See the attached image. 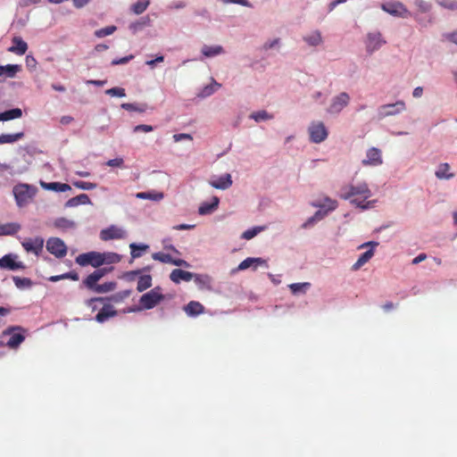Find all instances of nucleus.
<instances>
[{
	"instance_id": "1",
	"label": "nucleus",
	"mask_w": 457,
	"mask_h": 457,
	"mask_svg": "<svg viewBox=\"0 0 457 457\" xmlns=\"http://www.w3.org/2000/svg\"><path fill=\"white\" fill-rule=\"evenodd\" d=\"M37 192V189L35 186L26 183H19L12 188V194L19 207L27 205L34 198Z\"/></svg>"
},
{
	"instance_id": "2",
	"label": "nucleus",
	"mask_w": 457,
	"mask_h": 457,
	"mask_svg": "<svg viewBox=\"0 0 457 457\" xmlns=\"http://www.w3.org/2000/svg\"><path fill=\"white\" fill-rule=\"evenodd\" d=\"M353 195H362L363 200L371 196V191L366 182H360L356 185H349L342 189L341 197L345 200H352Z\"/></svg>"
},
{
	"instance_id": "3",
	"label": "nucleus",
	"mask_w": 457,
	"mask_h": 457,
	"mask_svg": "<svg viewBox=\"0 0 457 457\" xmlns=\"http://www.w3.org/2000/svg\"><path fill=\"white\" fill-rule=\"evenodd\" d=\"M25 329L21 326H11L5 328L2 333V337L11 336L6 342V345L12 349H16L25 340Z\"/></svg>"
},
{
	"instance_id": "4",
	"label": "nucleus",
	"mask_w": 457,
	"mask_h": 457,
	"mask_svg": "<svg viewBox=\"0 0 457 457\" xmlns=\"http://www.w3.org/2000/svg\"><path fill=\"white\" fill-rule=\"evenodd\" d=\"M406 109L405 103L403 100H398L394 104H386L380 105L377 110V119L381 120L389 116H395Z\"/></svg>"
},
{
	"instance_id": "5",
	"label": "nucleus",
	"mask_w": 457,
	"mask_h": 457,
	"mask_svg": "<svg viewBox=\"0 0 457 457\" xmlns=\"http://www.w3.org/2000/svg\"><path fill=\"white\" fill-rule=\"evenodd\" d=\"M160 290L161 288L156 287L140 297L139 302L144 309H153L164 299V295L160 293Z\"/></svg>"
},
{
	"instance_id": "6",
	"label": "nucleus",
	"mask_w": 457,
	"mask_h": 457,
	"mask_svg": "<svg viewBox=\"0 0 457 457\" xmlns=\"http://www.w3.org/2000/svg\"><path fill=\"white\" fill-rule=\"evenodd\" d=\"M349 103L350 96L346 92H342L332 97L330 104L327 108V112L331 115H338Z\"/></svg>"
},
{
	"instance_id": "7",
	"label": "nucleus",
	"mask_w": 457,
	"mask_h": 457,
	"mask_svg": "<svg viewBox=\"0 0 457 457\" xmlns=\"http://www.w3.org/2000/svg\"><path fill=\"white\" fill-rule=\"evenodd\" d=\"M386 41L383 38L379 31L369 32L365 40L366 52L371 55L379 50Z\"/></svg>"
},
{
	"instance_id": "8",
	"label": "nucleus",
	"mask_w": 457,
	"mask_h": 457,
	"mask_svg": "<svg viewBox=\"0 0 457 457\" xmlns=\"http://www.w3.org/2000/svg\"><path fill=\"white\" fill-rule=\"evenodd\" d=\"M381 9L392 16L399 18H408L412 14L407 10L401 2H386L381 4Z\"/></svg>"
},
{
	"instance_id": "9",
	"label": "nucleus",
	"mask_w": 457,
	"mask_h": 457,
	"mask_svg": "<svg viewBox=\"0 0 457 457\" xmlns=\"http://www.w3.org/2000/svg\"><path fill=\"white\" fill-rule=\"evenodd\" d=\"M46 250L58 259L63 258L67 254V245L64 241L59 237H49L46 245Z\"/></svg>"
},
{
	"instance_id": "10",
	"label": "nucleus",
	"mask_w": 457,
	"mask_h": 457,
	"mask_svg": "<svg viewBox=\"0 0 457 457\" xmlns=\"http://www.w3.org/2000/svg\"><path fill=\"white\" fill-rule=\"evenodd\" d=\"M131 294V290L126 289L120 291L116 294L109 297H93L86 302L88 307H91L93 311L97 309L96 303L97 302H113V303H121L124 299L128 298Z\"/></svg>"
},
{
	"instance_id": "11",
	"label": "nucleus",
	"mask_w": 457,
	"mask_h": 457,
	"mask_svg": "<svg viewBox=\"0 0 457 457\" xmlns=\"http://www.w3.org/2000/svg\"><path fill=\"white\" fill-rule=\"evenodd\" d=\"M310 140L314 144H320L328 137V130L322 122H312L308 129Z\"/></svg>"
},
{
	"instance_id": "12",
	"label": "nucleus",
	"mask_w": 457,
	"mask_h": 457,
	"mask_svg": "<svg viewBox=\"0 0 457 457\" xmlns=\"http://www.w3.org/2000/svg\"><path fill=\"white\" fill-rule=\"evenodd\" d=\"M19 256L16 253H8L0 258V269L16 271L24 270L25 264L19 261Z\"/></svg>"
},
{
	"instance_id": "13",
	"label": "nucleus",
	"mask_w": 457,
	"mask_h": 457,
	"mask_svg": "<svg viewBox=\"0 0 457 457\" xmlns=\"http://www.w3.org/2000/svg\"><path fill=\"white\" fill-rule=\"evenodd\" d=\"M45 240L41 237H29L21 242V245L27 253H32L39 256L44 248Z\"/></svg>"
},
{
	"instance_id": "14",
	"label": "nucleus",
	"mask_w": 457,
	"mask_h": 457,
	"mask_svg": "<svg viewBox=\"0 0 457 457\" xmlns=\"http://www.w3.org/2000/svg\"><path fill=\"white\" fill-rule=\"evenodd\" d=\"M127 231L122 228L112 225L100 232V238L103 241H109L113 239H123L127 237Z\"/></svg>"
},
{
	"instance_id": "15",
	"label": "nucleus",
	"mask_w": 457,
	"mask_h": 457,
	"mask_svg": "<svg viewBox=\"0 0 457 457\" xmlns=\"http://www.w3.org/2000/svg\"><path fill=\"white\" fill-rule=\"evenodd\" d=\"M363 166L377 167L383 163L380 149L370 147L366 152V157L361 161Z\"/></svg>"
},
{
	"instance_id": "16",
	"label": "nucleus",
	"mask_w": 457,
	"mask_h": 457,
	"mask_svg": "<svg viewBox=\"0 0 457 457\" xmlns=\"http://www.w3.org/2000/svg\"><path fill=\"white\" fill-rule=\"evenodd\" d=\"M113 268H102L97 269L91 274H89L83 281V284L85 287H87L88 289H92L95 287L97 284V282L109 271H111Z\"/></svg>"
},
{
	"instance_id": "17",
	"label": "nucleus",
	"mask_w": 457,
	"mask_h": 457,
	"mask_svg": "<svg viewBox=\"0 0 457 457\" xmlns=\"http://www.w3.org/2000/svg\"><path fill=\"white\" fill-rule=\"evenodd\" d=\"M312 207L324 210L327 214L335 211L337 208V201L328 196H325L320 199H317L311 203Z\"/></svg>"
},
{
	"instance_id": "18",
	"label": "nucleus",
	"mask_w": 457,
	"mask_h": 457,
	"mask_svg": "<svg viewBox=\"0 0 457 457\" xmlns=\"http://www.w3.org/2000/svg\"><path fill=\"white\" fill-rule=\"evenodd\" d=\"M226 53L224 47L220 45H204L201 47V61H204V58H214L216 56L224 54Z\"/></svg>"
},
{
	"instance_id": "19",
	"label": "nucleus",
	"mask_w": 457,
	"mask_h": 457,
	"mask_svg": "<svg viewBox=\"0 0 457 457\" xmlns=\"http://www.w3.org/2000/svg\"><path fill=\"white\" fill-rule=\"evenodd\" d=\"M232 178L229 173H225L220 177H213L210 179L209 184L220 190H226L232 186Z\"/></svg>"
},
{
	"instance_id": "20",
	"label": "nucleus",
	"mask_w": 457,
	"mask_h": 457,
	"mask_svg": "<svg viewBox=\"0 0 457 457\" xmlns=\"http://www.w3.org/2000/svg\"><path fill=\"white\" fill-rule=\"evenodd\" d=\"M107 302L108 301L102 302L104 303V305L99 310L98 313L96 315V320L99 323H104L109 318H112V317H114L117 315V312L113 309L112 305Z\"/></svg>"
},
{
	"instance_id": "21",
	"label": "nucleus",
	"mask_w": 457,
	"mask_h": 457,
	"mask_svg": "<svg viewBox=\"0 0 457 457\" xmlns=\"http://www.w3.org/2000/svg\"><path fill=\"white\" fill-rule=\"evenodd\" d=\"M195 277V273L187 271L181 269H175L170 274V279L175 284H179L183 281H190Z\"/></svg>"
},
{
	"instance_id": "22",
	"label": "nucleus",
	"mask_w": 457,
	"mask_h": 457,
	"mask_svg": "<svg viewBox=\"0 0 457 457\" xmlns=\"http://www.w3.org/2000/svg\"><path fill=\"white\" fill-rule=\"evenodd\" d=\"M261 265L268 267L267 262L264 259L260 257H248L239 263L237 270H245L251 267H253V270H256L257 267Z\"/></svg>"
},
{
	"instance_id": "23",
	"label": "nucleus",
	"mask_w": 457,
	"mask_h": 457,
	"mask_svg": "<svg viewBox=\"0 0 457 457\" xmlns=\"http://www.w3.org/2000/svg\"><path fill=\"white\" fill-rule=\"evenodd\" d=\"M12 45L8 48V51L18 55H23L28 50V44L21 37H14L12 39Z\"/></svg>"
},
{
	"instance_id": "24",
	"label": "nucleus",
	"mask_w": 457,
	"mask_h": 457,
	"mask_svg": "<svg viewBox=\"0 0 457 457\" xmlns=\"http://www.w3.org/2000/svg\"><path fill=\"white\" fill-rule=\"evenodd\" d=\"M40 186L45 190L54 191V192H66L71 190V187L66 183L61 182H46L40 180Z\"/></svg>"
},
{
	"instance_id": "25",
	"label": "nucleus",
	"mask_w": 457,
	"mask_h": 457,
	"mask_svg": "<svg viewBox=\"0 0 457 457\" xmlns=\"http://www.w3.org/2000/svg\"><path fill=\"white\" fill-rule=\"evenodd\" d=\"M220 87L221 84L218 83L213 78H212V82L201 88L200 91L196 94V96L201 99L209 97L213 95L219 88H220Z\"/></svg>"
},
{
	"instance_id": "26",
	"label": "nucleus",
	"mask_w": 457,
	"mask_h": 457,
	"mask_svg": "<svg viewBox=\"0 0 457 457\" xmlns=\"http://www.w3.org/2000/svg\"><path fill=\"white\" fill-rule=\"evenodd\" d=\"M303 40L310 46H319L323 43V38L320 30H312L303 37Z\"/></svg>"
},
{
	"instance_id": "27",
	"label": "nucleus",
	"mask_w": 457,
	"mask_h": 457,
	"mask_svg": "<svg viewBox=\"0 0 457 457\" xmlns=\"http://www.w3.org/2000/svg\"><path fill=\"white\" fill-rule=\"evenodd\" d=\"M219 204L220 198L218 196H213L212 203L204 202L199 206L198 213L200 215L211 214L218 209Z\"/></svg>"
},
{
	"instance_id": "28",
	"label": "nucleus",
	"mask_w": 457,
	"mask_h": 457,
	"mask_svg": "<svg viewBox=\"0 0 457 457\" xmlns=\"http://www.w3.org/2000/svg\"><path fill=\"white\" fill-rule=\"evenodd\" d=\"M184 311L189 317H195L204 312V307L196 301H191L184 306Z\"/></svg>"
},
{
	"instance_id": "29",
	"label": "nucleus",
	"mask_w": 457,
	"mask_h": 457,
	"mask_svg": "<svg viewBox=\"0 0 457 457\" xmlns=\"http://www.w3.org/2000/svg\"><path fill=\"white\" fill-rule=\"evenodd\" d=\"M81 204H91V200L87 194H80L77 196L69 199L64 205L66 208H72Z\"/></svg>"
},
{
	"instance_id": "30",
	"label": "nucleus",
	"mask_w": 457,
	"mask_h": 457,
	"mask_svg": "<svg viewBox=\"0 0 457 457\" xmlns=\"http://www.w3.org/2000/svg\"><path fill=\"white\" fill-rule=\"evenodd\" d=\"M21 226L17 222H8L0 225V236H13L20 231Z\"/></svg>"
},
{
	"instance_id": "31",
	"label": "nucleus",
	"mask_w": 457,
	"mask_h": 457,
	"mask_svg": "<svg viewBox=\"0 0 457 457\" xmlns=\"http://www.w3.org/2000/svg\"><path fill=\"white\" fill-rule=\"evenodd\" d=\"M450 165L447 162L441 163L437 167L435 175L438 179H451L454 177V174L449 172Z\"/></svg>"
},
{
	"instance_id": "32",
	"label": "nucleus",
	"mask_w": 457,
	"mask_h": 457,
	"mask_svg": "<svg viewBox=\"0 0 457 457\" xmlns=\"http://www.w3.org/2000/svg\"><path fill=\"white\" fill-rule=\"evenodd\" d=\"M21 70V66L19 64H7L0 66V76H5L7 78H14L16 74Z\"/></svg>"
},
{
	"instance_id": "33",
	"label": "nucleus",
	"mask_w": 457,
	"mask_h": 457,
	"mask_svg": "<svg viewBox=\"0 0 457 457\" xmlns=\"http://www.w3.org/2000/svg\"><path fill=\"white\" fill-rule=\"evenodd\" d=\"M163 194L162 192L156 191H146V192H139L136 194V197L143 200H152L154 202H159L163 198Z\"/></svg>"
},
{
	"instance_id": "34",
	"label": "nucleus",
	"mask_w": 457,
	"mask_h": 457,
	"mask_svg": "<svg viewBox=\"0 0 457 457\" xmlns=\"http://www.w3.org/2000/svg\"><path fill=\"white\" fill-rule=\"evenodd\" d=\"M22 116V111L20 108H12L3 112H0L1 121H7L14 119H19Z\"/></svg>"
},
{
	"instance_id": "35",
	"label": "nucleus",
	"mask_w": 457,
	"mask_h": 457,
	"mask_svg": "<svg viewBox=\"0 0 457 457\" xmlns=\"http://www.w3.org/2000/svg\"><path fill=\"white\" fill-rule=\"evenodd\" d=\"M374 255L373 249H369L366 252L362 253L356 262L353 265V270H357L361 267H362L365 263H367Z\"/></svg>"
},
{
	"instance_id": "36",
	"label": "nucleus",
	"mask_w": 457,
	"mask_h": 457,
	"mask_svg": "<svg viewBox=\"0 0 457 457\" xmlns=\"http://www.w3.org/2000/svg\"><path fill=\"white\" fill-rule=\"evenodd\" d=\"M23 132H17L14 134H2L0 135V145L4 144H13L20 139L23 138Z\"/></svg>"
},
{
	"instance_id": "37",
	"label": "nucleus",
	"mask_w": 457,
	"mask_h": 457,
	"mask_svg": "<svg viewBox=\"0 0 457 457\" xmlns=\"http://www.w3.org/2000/svg\"><path fill=\"white\" fill-rule=\"evenodd\" d=\"M54 224L55 228L64 230L75 228L76 227V223L73 220L63 217L56 219Z\"/></svg>"
},
{
	"instance_id": "38",
	"label": "nucleus",
	"mask_w": 457,
	"mask_h": 457,
	"mask_svg": "<svg viewBox=\"0 0 457 457\" xmlns=\"http://www.w3.org/2000/svg\"><path fill=\"white\" fill-rule=\"evenodd\" d=\"M120 260V255L116 253H102V265L118 263Z\"/></svg>"
},
{
	"instance_id": "39",
	"label": "nucleus",
	"mask_w": 457,
	"mask_h": 457,
	"mask_svg": "<svg viewBox=\"0 0 457 457\" xmlns=\"http://www.w3.org/2000/svg\"><path fill=\"white\" fill-rule=\"evenodd\" d=\"M152 286V277L150 275H142L139 277L137 286L138 292H143Z\"/></svg>"
},
{
	"instance_id": "40",
	"label": "nucleus",
	"mask_w": 457,
	"mask_h": 457,
	"mask_svg": "<svg viewBox=\"0 0 457 457\" xmlns=\"http://www.w3.org/2000/svg\"><path fill=\"white\" fill-rule=\"evenodd\" d=\"M149 246L145 244H137V243H131L129 245V248L131 250L130 254L132 259H137L142 256V252L148 248Z\"/></svg>"
},
{
	"instance_id": "41",
	"label": "nucleus",
	"mask_w": 457,
	"mask_h": 457,
	"mask_svg": "<svg viewBox=\"0 0 457 457\" xmlns=\"http://www.w3.org/2000/svg\"><path fill=\"white\" fill-rule=\"evenodd\" d=\"M116 283L113 281L105 282L101 285H96L95 287H93L91 290H93L96 293L103 294V293H108L115 289Z\"/></svg>"
},
{
	"instance_id": "42",
	"label": "nucleus",
	"mask_w": 457,
	"mask_h": 457,
	"mask_svg": "<svg viewBox=\"0 0 457 457\" xmlns=\"http://www.w3.org/2000/svg\"><path fill=\"white\" fill-rule=\"evenodd\" d=\"M195 283L200 288H209L211 284V278L208 275L195 274L193 277Z\"/></svg>"
},
{
	"instance_id": "43",
	"label": "nucleus",
	"mask_w": 457,
	"mask_h": 457,
	"mask_svg": "<svg viewBox=\"0 0 457 457\" xmlns=\"http://www.w3.org/2000/svg\"><path fill=\"white\" fill-rule=\"evenodd\" d=\"M149 4H150L149 0H139V1L136 2L135 4H133L131 5L130 9L135 14L138 15V14L143 13L147 9Z\"/></svg>"
},
{
	"instance_id": "44",
	"label": "nucleus",
	"mask_w": 457,
	"mask_h": 457,
	"mask_svg": "<svg viewBox=\"0 0 457 457\" xmlns=\"http://www.w3.org/2000/svg\"><path fill=\"white\" fill-rule=\"evenodd\" d=\"M266 227L264 226H257L253 227L251 228L246 229L241 236L243 239L250 240L257 236L260 232L265 230Z\"/></svg>"
},
{
	"instance_id": "45",
	"label": "nucleus",
	"mask_w": 457,
	"mask_h": 457,
	"mask_svg": "<svg viewBox=\"0 0 457 457\" xmlns=\"http://www.w3.org/2000/svg\"><path fill=\"white\" fill-rule=\"evenodd\" d=\"M288 287L294 295H297L300 293H305L306 290H308L311 287V283H309V282L293 283V284H290Z\"/></svg>"
},
{
	"instance_id": "46",
	"label": "nucleus",
	"mask_w": 457,
	"mask_h": 457,
	"mask_svg": "<svg viewBox=\"0 0 457 457\" xmlns=\"http://www.w3.org/2000/svg\"><path fill=\"white\" fill-rule=\"evenodd\" d=\"M272 117L273 116L271 114H270L265 110H262V111H258V112H253L249 116L250 119H253L256 122H261V121L271 120Z\"/></svg>"
},
{
	"instance_id": "47",
	"label": "nucleus",
	"mask_w": 457,
	"mask_h": 457,
	"mask_svg": "<svg viewBox=\"0 0 457 457\" xmlns=\"http://www.w3.org/2000/svg\"><path fill=\"white\" fill-rule=\"evenodd\" d=\"M121 108L129 112H144L147 109L146 104H137L132 103H124L121 104Z\"/></svg>"
},
{
	"instance_id": "48",
	"label": "nucleus",
	"mask_w": 457,
	"mask_h": 457,
	"mask_svg": "<svg viewBox=\"0 0 457 457\" xmlns=\"http://www.w3.org/2000/svg\"><path fill=\"white\" fill-rule=\"evenodd\" d=\"M12 279L16 287L19 289L29 288L32 286V281L29 278H20L14 276Z\"/></svg>"
},
{
	"instance_id": "49",
	"label": "nucleus",
	"mask_w": 457,
	"mask_h": 457,
	"mask_svg": "<svg viewBox=\"0 0 457 457\" xmlns=\"http://www.w3.org/2000/svg\"><path fill=\"white\" fill-rule=\"evenodd\" d=\"M117 30V27L114 25L107 26L105 28L97 29L95 31V36L98 38H102L113 34Z\"/></svg>"
},
{
	"instance_id": "50",
	"label": "nucleus",
	"mask_w": 457,
	"mask_h": 457,
	"mask_svg": "<svg viewBox=\"0 0 457 457\" xmlns=\"http://www.w3.org/2000/svg\"><path fill=\"white\" fill-rule=\"evenodd\" d=\"M90 254V265L94 268H99L102 266V253L89 252Z\"/></svg>"
},
{
	"instance_id": "51",
	"label": "nucleus",
	"mask_w": 457,
	"mask_h": 457,
	"mask_svg": "<svg viewBox=\"0 0 457 457\" xmlns=\"http://www.w3.org/2000/svg\"><path fill=\"white\" fill-rule=\"evenodd\" d=\"M152 257L154 261H159L162 263L171 264L172 262V256L169 253H165L162 252L154 253H153Z\"/></svg>"
},
{
	"instance_id": "52",
	"label": "nucleus",
	"mask_w": 457,
	"mask_h": 457,
	"mask_svg": "<svg viewBox=\"0 0 457 457\" xmlns=\"http://www.w3.org/2000/svg\"><path fill=\"white\" fill-rule=\"evenodd\" d=\"M73 186L82 190H93L96 188L97 185L92 182H87L82 180L74 181Z\"/></svg>"
},
{
	"instance_id": "53",
	"label": "nucleus",
	"mask_w": 457,
	"mask_h": 457,
	"mask_svg": "<svg viewBox=\"0 0 457 457\" xmlns=\"http://www.w3.org/2000/svg\"><path fill=\"white\" fill-rule=\"evenodd\" d=\"M281 46V40L279 37H277V38H273V39H269L267 40L263 46H262V48L264 50H270V49H279Z\"/></svg>"
},
{
	"instance_id": "54",
	"label": "nucleus",
	"mask_w": 457,
	"mask_h": 457,
	"mask_svg": "<svg viewBox=\"0 0 457 457\" xmlns=\"http://www.w3.org/2000/svg\"><path fill=\"white\" fill-rule=\"evenodd\" d=\"M436 3L445 9L457 11V1L436 0Z\"/></svg>"
},
{
	"instance_id": "55",
	"label": "nucleus",
	"mask_w": 457,
	"mask_h": 457,
	"mask_svg": "<svg viewBox=\"0 0 457 457\" xmlns=\"http://www.w3.org/2000/svg\"><path fill=\"white\" fill-rule=\"evenodd\" d=\"M105 94L111 96L124 97L126 96L125 89L122 87H112L105 90Z\"/></svg>"
},
{
	"instance_id": "56",
	"label": "nucleus",
	"mask_w": 457,
	"mask_h": 457,
	"mask_svg": "<svg viewBox=\"0 0 457 457\" xmlns=\"http://www.w3.org/2000/svg\"><path fill=\"white\" fill-rule=\"evenodd\" d=\"M414 4L418 7L420 12H428L431 10V4L424 0H416Z\"/></svg>"
},
{
	"instance_id": "57",
	"label": "nucleus",
	"mask_w": 457,
	"mask_h": 457,
	"mask_svg": "<svg viewBox=\"0 0 457 457\" xmlns=\"http://www.w3.org/2000/svg\"><path fill=\"white\" fill-rule=\"evenodd\" d=\"M89 257H90L89 252L81 253L76 257L75 262L79 265L85 267L87 265H90V258Z\"/></svg>"
},
{
	"instance_id": "58",
	"label": "nucleus",
	"mask_w": 457,
	"mask_h": 457,
	"mask_svg": "<svg viewBox=\"0 0 457 457\" xmlns=\"http://www.w3.org/2000/svg\"><path fill=\"white\" fill-rule=\"evenodd\" d=\"M375 201H368L366 204H362V201H360L358 199H352L351 204H354L355 206L362 209V210H368L373 207Z\"/></svg>"
},
{
	"instance_id": "59",
	"label": "nucleus",
	"mask_w": 457,
	"mask_h": 457,
	"mask_svg": "<svg viewBox=\"0 0 457 457\" xmlns=\"http://www.w3.org/2000/svg\"><path fill=\"white\" fill-rule=\"evenodd\" d=\"M109 167H118V168H123L124 167V160L121 157L111 159L106 162L105 163Z\"/></svg>"
},
{
	"instance_id": "60",
	"label": "nucleus",
	"mask_w": 457,
	"mask_h": 457,
	"mask_svg": "<svg viewBox=\"0 0 457 457\" xmlns=\"http://www.w3.org/2000/svg\"><path fill=\"white\" fill-rule=\"evenodd\" d=\"M154 130V127L151 125L140 124L137 125L133 128V132H152Z\"/></svg>"
},
{
	"instance_id": "61",
	"label": "nucleus",
	"mask_w": 457,
	"mask_h": 457,
	"mask_svg": "<svg viewBox=\"0 0 457 457\" xmlns=\"http://www.w3.org/2000/svg\"><path fill=\"white\" fill-rule=\"evenodd\" d=\"M134 58V55L130 54L125 57H121L119 59H114L112 61V65H120V64H126L129 61H131Z\"/></svg>"
},
{
	"instance_id": "62",
	"label": "nucleus",
	"mask_w": 457,
	"mask_h": 457,
	"mask_svg": "<svg viewBox=\"0 0 457 457\" xmlns=\"http://www.w3.org/2000/svg\"><path fill=\"white\" fill-rule=\"evenodd\" d=\"M173 140L175 142H179V141H182V140H193V137L190 135V134H187V133H179V134H174L173 135Z\"/></svg>"
},
{
	"instance_id": "63",
	"label": "nucleus",
	"mask_w": 457,
	"mask_h": 457,
	"mask_svg": "<svg viewBox=\"0 0 457 457\" xmlns=\"http://www.w3.org/2000/svg\"><path fill=\"white\" fill-rule=\"evenodd\" d=\"M25 62L27 68L29 70L35 69L37 63V60L32 55H27Z\"/></svg>"
},
{
	"instance_id": "64",
	"label": "nucleus",
	"mask_w": 457,
	"mask_h": 457,
	"mask_svg": "<svg viewBox=\"0 0 457 457\" xmlns=\"http://www.w3.org/2000/svg\"><path fill=\"white\" fill-rule=\"evenodd\" d=\"M318 222V220L314 218V216H311L310 218H308L302 225V228L306 229V228H310L312 227H313L316 223Z\"/></svg>"
}]
</instances>
